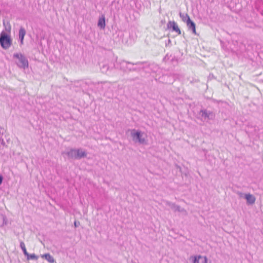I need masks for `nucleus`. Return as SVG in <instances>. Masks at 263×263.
Here are the masks:
<instances>
[{"instance_id": "nucleus-1", "label": "nucleus", "mask_w": 263, "mask_h": 263, "mask_svg": "<svg viewBox=\"0 0 263 263\" xmlns=\"http://www.w3.org/2000/svg\"><path fill=\"white\" fill-rule=\"evenodd\" d=\"M0 44L4 49L9 48L12 44L10 35L5 32H2L0 35Z\"/></svg>"}, {"instance_id": "nucleus-2", "label": "nucleus", "mask_w": 263, "mask_h": 263, "mask_svg": "<svg viewBox=\"0 0 263 263\" xmlns=\"http://www.w3.org/2000/svg\"><path fill=\"white\" fill-rule=\"evenodd\" d=\"M68 155L72 158L80 159L86 157L87 154L85 151L81 149H77L70 150L68 152Z\"/></svg>"}, {"instance_id": "nucleus-3", "label": "nucleus", "mask_w": 263, "mask_h": 263, "mask_svg": "<svg viewBox=\"0 0 263 263\" xmlns=\"http://www.w3.org/2000/svg\"><path fill=\"white\" fill-rule=\"evenodd\" d=\"M167 27L168 28H172L173 29V30L175 31L178 34H181V30L178 25L175 22L169 21L167 24Z\"/></svg>"}, {"instance_id": "nucleus-4", "label": "nucleus", "mask_w": 263, "mask_h": 263, "mask_svg": "<svg viewBox=\"0 0 263 263\" xmlns=\"http://www.w3.org/2000/svg\"><path fill=\"white\" fill-rule=\"evenodd\" d=\"M194 263H208V259L205 256L199 255L194 257Z\"/></svg>"}, {"instance_id": "nucleus-5", "label": "nucleus", "mask_w": 263, "mask_h": 263, "mask_svg": "<svg viewBox=\"0 0 263 263\" xmlns=\"http://www.w3.org/2000/svg\"><path fill=\"white\" fill-rule=\"evenodd\" d=\"M187 20L186 21V25L189 28L191 29L194 34H196L195 24L191 20L190 17L187 16Z\"/></svg>"}, {"instance_id": "nucleus-6", "label": "nucleus", "mask_w": 263, "mask_h": 263, "mask_svg": "<svg viewBox=\"0 0 263 263\" xmlns=\"http://www.w3.org/2000/svg\"><path fill=\"white\" fill-rule=\"evenodd\" d=\"M26 34V31L24 28L21 27L19 30V38L21 40V44H24V39Z\"/></svg>"}, {"instance_id": "nucleus-7", "label": "nucleus", "mask_w": 263, "mask_h": 263, "mask_svg": "<svg viewBox=\"0 0 263 263\" xmlns=\"http://www.w3.org/2000/svg\"><path fill=\"white\" fill-rule=\"evenodd\" d=\"M41 257L45 258L49 263H53L54 262L53 257L48 253L42 255Z\"/></svg>"}, {"instance_id": "nucleus-8", "label": "nucleus", "mask_w": 263, "mask_h": 263, "mask_svg": "<svg viewBox=\"0 0 263 263\" xmlns=\"http://www.w3.org/2000/svg\"><path fill=\"white\" fill-rule=\"evenodd\" d=\"M245 196L248 203L253 204L255 202V198L252 195L246 194Z\"/></svg>"}, {"instance_id": "nucleus-9", "label": "nucleus", "mask_w": 263, "mask_h": 263, "mask_svg": "<svg viewBox=\"0 0 263 263\" xmlns=\"http://www.w3.org/2000/svg\"><path fill=\"white\" fill-rule=\"evenodd\" d=\"M98 25V26L101 28L104 29L105 28V20L104 16H102L101 17H100L99 18Z\"/></svg>"}, {"instance_id": "nucleus-10", "label": "nucleus", "mask_w": 263, "mask_h": 263, "mask_svg": "<svg viewBox=\"0 0 263 263\" xmlns=\"http://www.w3.org/2000/svg\"><path fill=\"white\" fill-rule=\"evenodd\" d=\"M132 136L133 137H136L140 143H143L145 141L144 139L141 138V133L139 132H137L135 133H132Z\"/></svg>"}, {"instance_id": "nucleus-11", "label": "nucleus", "mask_w": 263, "mask_h": 263, "mask_svg": "<svg viewBox=\"0 0 263 263\" xmlns=\"http://www.w3.org/2000/svg\"><path fill=\"white\" fill-rule=\"evenodd\" d=\"M20 246H21V249L23 251V252L25 254V255H28L25 243L23 242H22L21 243Z\"/></svg>"}, {"instance_id": "nucleus-12", "label": "nucleus", "mask_w": 263, "mask_h": 263, "mask_svg": "<svg viewBox=\"0 0 263 263\" xmlns=\"http://www.w3.org/2000/svg\"><path fill=\"white\" fill-rule=\"evenodd\" d=\"M21 58H22V63L24 65H28L27 61L22 55H20Z\"/></svg>"}, {"instance_id": "nucleus-13", "label": "nucleus", "mask_w": 263, "mask_h": 263, "mask_svg": "<svg viewBox=\"0 0 263 263\" xmlns=\"http://www.w3.org/2000/svg\"><path fill=\"white\" fill-rule=\"evenodd\" d=\"M30 258L32 259H37V257L34 254L30 255Z\"/></svg>"}, {"instance_id": "nucleus-14", "label": "nucleus", "mask_w": 263, "mask_h": 263, "mask_svg": "<svg viewBox=\"0 0 263 263\" xmlns=\"http://www.w3.org/2000/svg\"><path fill=\"white\" fill-rule=\"evenodd\" d=\"M3 180V177L2 175H0V185L2 184Z\"/></svg>"}, {"instance_id": "nucleus-15", "label": "nucleus", "mask_w": 263, "mask_h": 263, "mask_svg": "<svg viewBox=\"0 0 263 263\" xmlns=\"http://www.w3.org/2000/svg\"><path fill=\"white\" fill-rule=\"evenodd\" d=\"M14 57H15L17 58H19L20 55L18 54H15L14 55Z\"/></svg>"}, {"instance_id": "nucleus-16", "label": "nucleus", "mask_w": 263, "mask_h": 263, "mask_svg": "<svg viewBox=\"0 0 263 263\" xmlns=\"http://www.w3.org/2000/svg\"><path fill=\"white\" fill-rule=\"evenodd\" d=\"M77 223H76V222H74V226H75V227H77Z\"/></svg>"}]
</instances>
